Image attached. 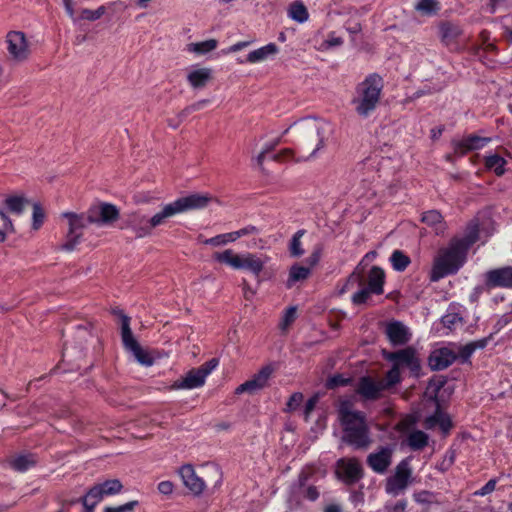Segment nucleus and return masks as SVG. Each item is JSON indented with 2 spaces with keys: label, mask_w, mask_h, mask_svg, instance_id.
Masks as SVG:
<instances>
[{
  "label": "nucleus",
  "mask_w": 512,
  "mask_h": 512,
  "mask_svg": "<svg viewBox=\"0 0 512 512\" xmlns=\"http://www.w3.org/2000/svg\"><path fill=\"white\" fill-rule=\"evenodd\" d=\"M337 412L345 432L344 441L357 449L366 448L371 442L366 415L362 411L353 409V404L349 400H342Z\"/></svg>",
  "instance_id": "1"
},
{
  "label": "nucleus",
  "mask_w": 512,
  "mask_h": 512,
  "mask_svg": "<svg viewBox=\"0 0 512 512\" xmlns=\"http://www.w3.org/2000/svg\"><path fill=\"white\" fill-rule=\"evenodd\" d=\"M327 124L315 119H305L285 130L290 129L295 134V145L303 152H310V156L316 154L325 145Z\"/></svg>",
  "instance_id": "2"
},
{
  "label": "nucleus",
  "mask_w": 512,
  "mask_h": 512,
  "mask_svg": "<svg viewBox=\"0 0 512 512\" xmlns=\"http://www.w3.org/2000/svg\"><path fill=\"white\" fill-rule=\"evenodd\" d=\"M382 88L383 80L376 73L368 75L356 86L351 103L360 117L367 118L375 111L380 101Z\"/></svg>",
  "instance_id": "3"
},
{
  "label": "nucleus",
  "mask_w": 512,
  "mask_h": 512,
  "mask_svg": "<svg viewBox=\"0 0 512 512\" xmlns=\"http://www.w3.org/2000/svg\"><path fill=\"white\" fill-rule=\"evenodd\" d=\"M467 252L451 241L449 246L441 249L435 257L430 272V280L433 282L458 272L466 261Z\"/></svg>",
  "instance_id": "4"
},
{
  "label": "nucleus",
  "mask_w": 512,
  "mask_h": 512,
  "mask_svg": "<svg viewBox=\"0 0 512 512\" xmlns=\"http://www.w3.org/2000/svg\"><path fill=\"white\" fill-rule=\"evenodd\" d=\"M67 220L68 230L65 236V242L62 244L61 249L66 251H73L75 247L81 242L83 230L89 223L88 216L85 213L64 212L61 214Z\"/></svg>",
  "instance_id": "5"
},
{
  "label": "nucleus",
  "mask_w": 512,
  "mask_h": 512,
  "mask_svg": "<svg viewBox=\"0 0 512 512\" xmlns=\"http://www.w3.org/2000/svg\"><path fill=\"white\" fill-rule=\"evenodd\" d=\"M383 357L397 366L399 370L406 367L413 377L419 378L422 374L421 360L416 349L412 346L393 352L383 351Z\"/></svg>",
  "instance_id": "6"
},
{
  "label": "nucleus",
  "mask_w": 512,
  "mask_h": 512,
  "mask_svg": "<svg viewBox=\"0 0 512 512\" xmlns=\"http://www.w3.org/2000/svg\"><path fill=\"white\" fill-rule=\"evenodd\" d=\"M412 482V468L408 459L400 461L394 473L386 479L385 491L387 494L397 496L403 493Z\"/></svg>",
  "instance_id": "7"
},
{
  "label": "nucleus",
  "mask_w": 512,
  "mask_h": 512,
  "mask_svg": "<svg viewBox=\"0 0 512 512\" xmlns=\"http://www.w3.org/2000/svg\"><path fill=\"white\" fill-rule=\"evenodd\" d=\"M86 214L89 223L97 226L111 225L120 217L119 209L115 205L107 202H100L90 206Z\"/></svg>",
  "instance_id": "8"
},
{
  "label": "nucleus",
  "mask_w": 512,
  "mask_h": 512,
  "mask_svg": "<svg viewBox=\"0 0 512 512\" xmlns=\"http://www.w3.org/2000/svg\"><path fill=\"white\" fill-rule=\"evenodd\" d=\"M121 337L125 349L130 351L139 363L146 366L152 365V358L146 351L142 349L140 344L134 338L130 328V317H128L127 315H122Z\"/></svg>",
  "instance_id": "9"
},
{
  "label": "nucleus",
  "mask_w": 512,
  "mask_h": 512,
  "mask_svg": "<svg viewBox=\"0 0 512 512\" xmlns=\"http://www.w3.org/2000/svg\"><path fill=\"white\" fill-rule=\"evenodd\" d=\"M355 394L360 397L363 402H373L384 396V386L379 379L366 375L358 379L355 386Z\"/></svg>",
  "instance_id": "10"
},
{
  "label": "nucleus",
  "mask_w": 512,
  "mask_h": 512,
  "mask_svg": "<svg viewBox=\"0 0 512 512\" xmlns=\"http://www.w3.org/2000/svg\"><path fill=\"white\" fill-rule=\"evenodd\" d=\"M485 286L487 289L512 288V266L491 269L485 273Z\"/></svg>",
  "instance_id": "11"
},
{
  "label": "nucleus",
  "mask_w": 512,
  "mask_h": 512,
  "mask_svg": "<svg viewBox=\"0 0 512 512\" xmlns=\"http://www.w3.org/2000/svg\"><path fill=\"white\" fill-rule=\"evenodd\" d=\"M338 475L347 485L358 482L363 477V469L355 458H342L337 462Z\"/></svg>",
  "instance_id": "12"
},
{
  "label": "nucleus",
  "mask_w": 512,
  "mask_h": 512,
  "mask_svg": "<svg viewBox=\"0 0 512 512\" xmlns=\"http://www.w3.org/2000/svg\"><path fill=\"white\" fill-rule=\"evenodd\" d=\"M7 50L12 59L21 62L28 58L29 49L24 33L11 31L7 34Z\"/></svg>",
  "instance_id": "13"
},
{
  "label": "nucleus",
  "mask_w": 512,
  "mask_h": 512,
  "mask_svg": "<svg viewBox=\"0 0 512 512\" xmlns=\"http://www.w3.org/2000/svg\"><path fill=\"white\" fill-rule=\"evenodd\" d=\"M275 368L273 365L268 364L262 367L257 374H255L250 380L239 385L235 392L241 394L248 392L250 394L263 389L267 386L268 380L274 372Z\"/></svg>",
  "instance_id": "14"
},
{
  "label": "nucleus",
  "mask_w": 512,
  "mask_h": 512,
  "mask_svg": "<svg viewBox=\"0 0 512 512\" xmlns=\"http://www.w3.org/2000/svg\"><path fill=\"white\" fill-rule=\"evenodd\" d=\"M490 141L491 138L489 137H480L474 134H470L461 140H453L452 147L455 155L464 156L470 151L483 148Z\"/></svg>",
  "instance_id": "15"
},
{
  "label": "nucleus",
  "mask_w": 512,
  "mask_h": 512,
  "mask_svg": "<svg viewBox=\"0 0 512 512\" xmlns=\"http://www.w3.org/2000/svg\"><path fill=\"white\" fill-rule=\"evenodd\" d=\"M385 334L393 346L406 345L412 337L409 328L400 321H391L386 325Z\"/></svg>",
  "instance_id": "16"
},
{
  "label": "nucleus",
  "mask_w": 512,
  "mask_h": 512,
  "mask_svg": "<svg viewBox=\"0 0 512 512\" xmlns=\"http://www.w3.org/2000/svg\"><path fill=\"white\" fill-rule=\"evenodd\" d=\"M179 475L183 481V484L189 491L195 496H199L203 493L206 485L202 478H200L191 464H185L180 467Z\"/></svg>",
  "instance_id": "17"
},
{
  "label": "nucleus",
  "mask_w": 512,
  "mask_h": 512,
  "mask_svg": "<svg viewBox=\"0 0 512 512\" xmlns=\"http://www.w3.org/2000/svg\"><path fill=\"white\" fill-rule=\"evenodd\" d=\"M392 455L393 450L390 447H381L368 455L367 464L374 472L383 474L392 463Z\"/></svg>",
  "instance_id": "18"
},
{
  "label": "nucleus",
  "mask_w": 512,
  "mask_h": 512,
  "mask_svg": "<svg viewBox=\"0 0 512 512\" xmlns=\"http://www.w3.org/2000/svg\"><path fill=\"white\" fill-rule=\"evenodd\" d=\"M211 201V197L203 194H191L185 197L178 198L174 201V205L178 213L186 212L188 210L201 209L206 207Z\"/></svg>",
  "instance_id": "19"
},
{
  "label": "nucleus",
  "mask_w": 512,
  "mask_h": 512,
  "mask_svg": "<svg viewBox=\"0 0 512 512\" xmlns=\"http://www.w3.org/2000/svg\"><path fill=\"white\" fill-rule=\"evenodd\" d=\"M457 359V355L449 348H441L433 351L428 359L430 368L434 371L449 367Z\"/></svg>",
  "instance_id": "20"
},
{
  "label": "nucleus",
  "mask_w": 512,
  "mask_h": 512,
  "mask_svg": "<svg viewBox=\"0 0 512 512\" xmlns=\"http://www.w3.org/2000/svg\"><path fill=\"white\" fill-rule=\"evenodd\" d=\"M205 384V378L197 368L189 370L186 375L176 380L171 386V390L179 389H195L202 387Z\"/></svg>",
  "instance_id": "21"
},
{
  "label": "nucleus",
  "mask_w": 512,
  "mask_h": 512,
  "mask_svg": "<svg viewBox=\"0 0 512 512\" xmlns=\"http://www.w3.org/2000/svg\"><path fill=\"white\" fill-rule=\"evenodd\" d=\"M438 30L441 42L446 46L455 44L463 34L461 26L451 21H441L438 25Z\"/></svg>",
  "instance_id": "22"
},
{
  "label": "nucleus",
  "mask_w": 512,
  "mask_h": 512,
  "mask_svg": "<svg viewBox=\"0 0 512 512\" xmlns=\"http://www.w3.org/2000/svg\"><path fill=\"white\" fill-rule=\"evenodd\" d=\"M150 223L151 218L139 212H135L129 217V226L134 231L137 238H144L152 234L154 228Z\"/></svg>",
  "instance_id": "23"
},
{
  "label": "nucleus",
  "mask_w": 512,
  "mask_h": 512,
  "mask_svg": "<svg viewBox=\"0 0 512 512\" xmlns=\"http://www.w3.org/2000/svg\"><path fill=\"white\" fill-rule=\"evenodd\" d=\"M479 239V221L472 219L466 226L464 237L453 238L451 241L457 242L458 246L468 252L469 248Z\"/></svg>",
  "instance_id": "24"
},
{
  "label": "nucleus",
  "mask_w": 512,
  "mask_h": 512,
  "mask_svg": "<svg viewBox=\"0 0 512 512\" xmlns=\"http://www.w3.org/2000/svg\"><path fill=\"white\" fill-rule=\"evenodd\" d=\"M264 265L265 261L262 260L261 257L256 254L247 252L240 254V266L238 267V270H248L258 277L262 272Z\"/></svg>",
  "instance_id": "25"
},
{
  "label": "nucleus",
  "mask_w": 512,
  "mask_h": 512,
  "mask_svg": "<svg viewBox=\"0 0 512 512\" xmlns=\"http://www.w3.org/2000/svg\"><path fill=\"white\" fill-rule=\"evenodd\" d=\"M212 78V69L207 67L192 70L187 75V81L193 89H203Z\"/></svg>",
  "instance_id": "26"
},
{
  "label": "nucleus",
  "mask_w": 512,
  "mask_h": 512,
  "mask_svg": "<svg viewBox=\"0 0 512 512\" xmlns=\"http://www.w3.org/2000/svg\"><path fill=\"white\" fill-rule=\"evenodd\" d=\"M8 462L10 467L15 471L25 472L30 468L34 467L37 464L38 460L35 454L25 453L12 456Z\"/></svg>",
  "instance_id": "27"
},
{
  "label": "nucleus",
  "mask_w": 512,
  "mask_h": 512,
  "mask_svg": "<svg viewBox=\"0 0 512 512\" xmlns=\"http://www.w3.org/2000/svg\"><path fill=\"white\" fill-rule=\"evenodd\" d=\"M424 425L427 429H432L438 425L442 432L447 434L452 428V421L447 414L437 408L433 415L425 419Z\"/></svg>",
  "instance_id": "28"
},
{
  "label": "nucleus",
  "mask_w": 512,
  "mask_h": 512,
  "mask_svg": "<svg viewBox=\"0 0 512 512\" xmlns=\"http://www.w3.org/2000/svg\"><path fill=\"white\" fill-rule=\"evenodd\" d=\"M421 221L428 226L434 228L436 234H443L446 230V223L443 220L441 213L437 210H429L424 212Z\"/></svg>",
  "instance_id": "29"
},
{
  "label": "nucleus",
  "mask_w": 512,
  "mask_h": 512,
  "mask_svg": "<svg viewBox=\"0 0 512 512\" xmlns=\"http://www.w3.org/2000/svg\"><path fill=\"white\" fill-rule=\"evenodd\" d=\"M385 280V273L383 269L378 266H373L368 274V288L373 294H382L383 285Z\"/></svg>",
  "instance_id": "30"
},
{
  "label": "nucleus",
  "mask_w": 512,
  "mask_h": 512,
  "mask_svg": "<svg viewBox=\"0 0 512 512\" xmlns=\"http://www.w3.org/2000/svg\"><path fill=\"white\" fill-rule=\"evenodd\" d=\"M278 53V47L275 43H269L263 47H260L254 51H251L247 55L246 61L249 63H258L266 60L268 57Z\"/></svg>",
  "instance_id": "31"
},
{
  "label": "nucleus",
  "mask_w": 512,
  "mask_h": 512,
  "mask_svg": "<svg viewBox=\"0 0 512 512\" xmlns=\"http://www.w3.org/2000/svg\"><path fill=\"white\" fill-rule=\"evenodd\" d=\"M310 274V267L301 266L299 264H293L289 269L286 287L292 288L297 282L306 280L310 276Z\"/></svg>",
  "instance_id": "32"
},
{
  "label": "nucleus",
  "mask_w": 512,
  "mask_h": 512,
  "mask_svg": "<svg viewBox=\"0 0 512 512\" xmlns=\"http://www.w3.org/2000/svg\"><path fill=\"white\" fill-rule=\"evenodd\" d=\"M212 257L215 261L226 264L236 270L240 266V254L235 253L232 249L214 252Z\"/></svg>",
  "instance_id": "33"
},
{
  "label": "nucleus",
  "mask_w": 512,
  "mask_h": 512,
  "mask_svg": "<svg viewBox=\"0 0 512 512\" xmlns=\"http://www.w3.org/2000/svg\"><path fill=\"white\" fill-rule=\"evenodd\" d=\"M179 214L177 208L174 205V202L166 204L161 211L153 215L151 218V223L153 228L164 225L166 221L173 217L174 215Z\"/></svg>",
  "instance_id": "34"
},
{
  "label": "nucleus",
  "mask_w": 512,
  "mask_h": 512,
  "mask_svg": "<svg viewBox=\"0 0 512 512\" xmlns=\"http://www.w3.org/2000/svg\"><path fill=\"white\" fill-rule=\"evenodd\" d=\"M288 16L298 23H304L308 20L309 13L301 0H295L289 5Z\"/></svg>",
  "instance_id": "35"
},
{
  "label": "nucleus",
  "mask_w": 512,
  "mask_h": 512,
  "mask_svg": "<svg viewBox=\"0 0 512 512\" xmlns=\"http://www.w3.org/2000/svg\"><path fill=\"white\" fill-rule=\"evenodd\" d=\"M485 167L488 170L493 171L497 176H502L505 173L504 166L506 165V160L498 155L492 154L485 157Z\"/></svg>",
  "instance_id": "36"
},
{
  "label": "nucleus",
  "mask_w": 512,
  "mask_h": 512,
  "mask_svg": "<svg viewBox=\"0 0 512 512\" xmlns=\"http://www.w3.org/2000/svg\"><path fill=\"white\" fill-rule=\"evenodd\" d=\"M428 439V435L425 432L415 430L409 434L407 444L412 450L417 451L428 445Z\"/></svg>",
  "instance_id": "37"
},
{
  "label": "nucleus",
  "mask_w": 512,
  "mask_h": 512,
  "mask_svg": "<svg viewBox=\"0 0 512 512\" xmlns=\"http://www.w3.org/2000/svg\"><path fill=\"white\" fill-rule=\"evenodd\" d=\"M218 42L215 39H209L202 42L190 43L187 45V51L198 55L207 54L217 48Z\"/></svg>",
  "instance_id": "38"
},
{
  "label": "nucleus",
  "mask_w": 512,
  "mask_h": 512,
  "mask_svg": "<svg viewBox=\"0 0 512 512\" xmlns=\"http://www.w3.org/2000/svg\"><path fill=\"white\" fill-rule=\"evenodd\" d=\"M401 380V372L394 364L391 369L386 372L385 377L379 379L382 386H384V391L393 388L395 385L399 384Z\"/></svg>",
  "instance_id": "39"
},
{
  "label": "nucleus",
  "mask_w": 512,
  "mask_h": 512,
  "mask_svg": "<svg viewBox=\"0 0 512 512\" xmlns=\"http://www.w3.org/2000/svg\"><path fill=\"white\" fill-rule=\"evenodd\" d=\"M104 496L105 495L102 494V489L100 485L97 484L89 489L87 494L83 498H81V501L83 506H90L94 508Z\"/></svg>",
  "instance_id": "40"
},
{
  "label": "nucleus",
  "mask_w": 512,
  "mask_h": 512,
  "mask_svg": "<svg viewBox=\"0 0 512 512\" xmlns=\"http://www.w3.org/2000/svg\"><path fill=\"white\" fill-rule=\"evenodd\" d=\"M390 261L392 264V267L399 272L404 271L409 264L411 263V260L409 256L404 254L401 250H395L393 251Z\"/></svg>",
  "instance_id": "41"
},
{
  "label": "nucleus",
  "mask_w": 512,
  "mask_h": 512,
  "mask_svg": "<svg viewBox=\"0 0 512 512\" xmlns=\"http://www.w3.org/2000/svg\"><path fill=\"white\" fill-rule=\"evenodd\" d=\"M305 233L306 231L304 229L298 230L290 240L289 252L292 257L298 258L304 254L301 238L304 236Z\"/></svg>",
  "instance_id": "42"
},
{
  "label": "nucleus",
  "mask_w": 512,
  "mask_h": 512,
  "mask_svg": "<svg viewBox=\"0 0 512 512\" xmlns=\"http://www.w3.org/2000/svg\"><path fill=\"white\" fill-rule=\"evenodd\" d=\"M415 9L423 15L432 16L438 13L440 6L437 0H419Z\"/></svg>",
  "instance_id": "43"
},
{
  "label": "nucleus",
  "mask_w": 512,
  "mask_h": 512,
  "mask_svg": "<svg viewBox=\"0 0 512 512\" xmlns=\"http://www.w3.org/2000/svg\"><path fill=\"white\" fill-rule=\"evenodd\" d=\"M28 200L23 196H9L5 199L8 209L15 214H21Z\"/></svg>",
  "instance_id": "44"
},
{
  "label": "nucleus",
  "mask_w": 512,
  "mask_h": 512,
  "mask_svg": "<svg viewBox=\"0 0 512 512\" xmlns=\"http://www.w3.org/2000/svg\"><path fill=\"white\" fill-rule=\"evenodd\" d=\"M102 489V494L105 496L115 495L121 492L123 485L118 479L106 480L99 484Z\"/></svg>",
  "instance_id": "45"
},
{
  "label": "nucleus",
  "mask_w": 512,
  "mask_h": 512,
  "mask_svg": "<svg viewBox=\"0 0 512 512\" xmlns=\"http://www.w3.org/2000/svg\"><path fill=\"white\" fill-rule=\"evenodd\" d=\"M14 230L12 221L0 210V243L5 241L6 233Z\"/></svg>",
  "instance_id": "46"
},
{
  "label": "nucleus",
  "mask_w": 512,
  "mask_h": 512,
  "mask_svg": "<svg viewBox=\"0 0 512 512\" xmlns=\"http://www.w3.org/2000/svg\"><path fill=\"white\" fill-rule=\"evenodd\" d=\"M232 235H233L232 232L220 234L215 237L206 239L204 241V243L207 245H212V246L225 245L227 243L234 242V238Z\"/></svg>",
  "instance_id": "47"
},
{
  "label": "nucleus",
  "mask_w": 512,
  "mask_h": 512,
  "mask_svg": "<svg viewBox=\"0 0 512 512\" xmlns=\"http://www.w3.org/2000/svg\"><path fill=\"white\" fill-rule=\"evenodd\" d=\"M442 323L445 327L452 329L456 324H462L463 318L458 313L449 311L442 317Z\"/></svg>",
  "instance_id": "48"
},
{
  "label": "nucleus",
  "mask_w": 512,
  "mask_h": 512,
  "mask_svg": "<svg viewBox=\"0 0 512 512\" xmlns=\"http://www.w3.org/2000/svg\"><path fill=\"white\" fill-rule=\"evenodd\" d=\"M44 218H45V213H44L43 209L41 208V206L39 204L35 203L33 205V215H32L33 229L38 230L41 227V225L43 224Z\"/></svg>",
  "instance_id": "49"
},
{
  "label": "nucleus",
  "mask_w": 512,
  "mask_h": 512,
  "mask_svg": "<svg viewBox=\"0 0 512 512\" xmlns=\"http://www.w3.org/2000/svg\"><path fill=\"white\" fill-rule=\"evenodd\" d=\"M105 13V7L100 6L96 10L83 9L81 11V18L89 21H95L101 18Z\"/></svg>",
  "instance_id": "50"
},
{
  "label": "nucleus",
  "mask_w": 512,
  "mask_h": 512,
  "mask_svg": "<svg viewBox=\"0 0 512 512\" xmlns=\"http://www.w3.org/2000/svg\"><path fill=\"white\" fill-rule=\"evenodd\" d=\"M351 380L349 378H345L341 374L333 375L332 377L328 378L326 382V387L328 389H335L339 386H346Z\"/></svg>",
  "instance_id": "51"
},
{
  "label": "nucleus",
  "mask_w": 512,
  "mask_h": 512,
  "mask_svg": "<svg viewBox=\"0 0 512 512\" xmlns=\"http://www.w3.org/2000/svg\"><path fill=\"white\" fill-rule=\"evenodd\" d=\"M370 294H372V291L368 287L362 288L361 290L353 294L352 302L355 305L364 304L369 299Z\"/></svg>",
  "instance_id": "52"
},
{
  "label": "nucleus",
  "mask_w": 512,
  "mask_h": 512,
  "mask_svg": "<svg viewBox=\"0 0 512 512\" xmlns=\"http://www.w3.org/2000/svg\"><path fill=\"white\" fill-rule=\"evenodd\" d=\"M303 401V395L302 393H299V392H296V393H293L287 404H286V409L285 411L286 412H292V411H295L299 406L300 404L302 403Z\"/></svg>",
  "instance_id": "53"
},
{
  "label": "nucleus",
  "mask_w": 512,
  "mask_h": 512,
  "mask_svg": "<svg viewBox=\"0 0 512 512\" xmlns=\"http://www.w3.org/2000/svg\"><path fill=\"white\" fill-rule=\"evenodd\" d=\"M314 473H315V469L313 466L304 467L298 476L299 486L304 487L306 485L307 481L312 478Z\"/></svg>",
  "instance_id": "54"
},
{
  "label": "nucleus",
  "mask_w": 512,
  "mask_h": 512,
  "mask_svg": "<svg viewBox=\"0 0 512 512\" xmlns=\"http://www.w3.org/2000/svg\"><path fill=\"white\" fill-rule=\"evenodd\" d=\"M138 505V501H130L117 507H106L104 512H132Z\"/></svg>",
  "instance_id": "55"
},
{
  "label": "nucleus",
  "mask_w": 512,
  "mask_h": 512,
  "mask_svg": "<svg viewBox=\"0 0 512 512\" xmlns=\"http://www.w3.org/2000/svg\"><path fill=\"white\" fill-rule=\"evenodd\" d=\"M218 364H219L218 359L212 358L209 361L202 364L197 369L201 372V374L206 379V377L218 366Z\"/></svg>",
  "instance_id": "56"
},
{
  "label": "nucleus",
  "mask_w": 512,
  "mask_h": 512,
  "mask_svg": "<svg viewBox=\"0 0 512 512\" xmlns=\"http://www.w3.org/2000/svg\"><path fill=\"white\" fill-rule=\"evenodd\" d=\"M258 233H259V229L256 226L248 225L240 230L232 232V234H233L232 236L234 238V241H236L237 239H239L241 237H244L247 235H252V234H258Z\"/></svg>",
  "instance_id": "57"
},
{
  "label": "nucleus",
  "mask_w": 512,
  "mask_h": 512,
  "mask_svg": "<svg viewBox=\"0 0 512 512\" xmlns=\"http://www.w3.org/2000/svg\"><path fill=\"white\" fill-rule=\"evenodd\" d=\"M296 319V307H289L286 309L285 314L282 319L281 327L285 329L290 324H292Z\"/></svg>",
  "instance_id": "58"
},
{
  "label": "nucleus",
  "mask_w": 512,
  "mask_h": 512,
  "mask_svg": "<svg viewBox=\"0 0 512 512\" xmlns=\"http://www.w3.org/2000/svg\"><path fill=\"white\" fill-rule=\"evenodd\" d=\"M475 352L474 347L472 346L471 342L461 346L458 351V356L461 358L462 362H466L469 360V358L472 356V354Z\"/></svg>",
  "instance_id": "59"
},
{
  "label": "nucleus",
  "mask_w": 512,
  "mask_h": 512,
  "mask_svg": "<svg viewBox=\"0 0 512 512\" xmlns=\"http://www.w3.org/2000/svg\"><path fill=\"white\" fill-rule=\"evenodd\" d=\"M76 337L80 341V345L82 346L83 342H87V340L91 337V332L88 326L78 325L76 331Z\"/></svg>",
  "instance_id": "60"
},
{
  "label": "nucleus",
  "mask_w": 512,
  "mask_h": 512,
  "mask_svg": "<svg viewBox=\"0 0 512 512\" xmlns=\"http://www.w3.org/2000/svg\"><path fill=\"white\" fill-rule=\"evenodd\" d=\"M208 103V100H200L198 102H195L189 106H187L186 108H184L181 113H180V116H187L189 115L190 113L194 112V111H197V110H200L204 107V105H206Z\"/></svg>",
  "instance_id": "61"
},
{
  "label": "nucleus",
  "mask_w": 512,
  "mask_h": 512,
  "mask_svg": "<svg viewBox=\"0 0 512 512\" xmlns=\"http://www.w3.org/2000/svg\"><path fill=\"white\" fill-rule=\"evenodd\" d=\"M496 479H490L481 489L477 490L474 494L477 496H485L492 493L496 487Z\"/></svg>",
  "instance_id": "62"
},
{
  "label": "nucleus",
  "mask_w": 512,
  "mask_h": 512,
  "mask_svg": "<svg viewBox=\"0 0 512 512\" xmlns=\"http://www.w3.org/2000/svg\"><path fill=\"white\" fill-rule=\"evenodd\" d=\"M58 502L61 505L60 509L57 512H67L69 508L78 503V499H66L62 496H58Z\"/></svg>",
  "instance_id": "63"
},
{
  "label": "nucleus",
  "mask_w": 512,
  "mask_h": 512,
  "mask_svg": "<svg viewBox=\"0 0 512 512\" xmlns=\"http://www.w3.org/2000/svg\"><path fill=\"white\" fill-rule=\"evenodd\" d=\"M407 507L406 500H400L393 505H386L385 512H405Z\"/></svg>",
  "instance_id": "64"
}]
</instances>
